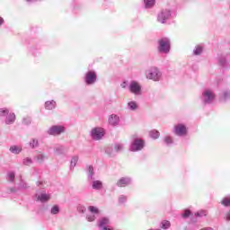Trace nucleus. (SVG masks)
<instances>
[{
  "instance_id": "9",
  "label": "nucleus",
  "mask_w": 230,
  "mask_h": 230,
  "mask_svg": "<svg viewBox=\"0 0 230 230\" xmlns=\"http://www.w3.org/2000/svg\"><path fill=\"white\" fill-rule=\"evenodd\" d=\"M98 77L96 76V72L94 70H89L85 74L84 82L86 85H94Z\"/></svg>"
},
{
  "instance_id": "12",
  "label": "nucleus",
  "mask_w": 230,
  "mask_h": 230,
  "mask_svg": "<svg viewBox=\"0 0 230 230\" xmlns=\"http://www.w3.org/2000/svg\"><path fill=\"white\" fill-rule=\"evenodd\" d=\"M36 200L45 203V202H49L51 199V195L46 193V191H42L40 194H36Z\"/></svg>"
},
{
  "instance_id": "36",
  "label": "nucleus",
  "mask_w": 230,
  "mask_h": 230,
  "mask_svg": "<svg viewBox=\"0 0 230 230\" xmlns=\"http://www.w3.org/2000/svg\"><path fill=\"white\" fill-rule=\"evenodd\" d=\"M114 152H121L123 150V144L121 143H116L113 146Z\"/></svg>"
},
{
  "instance_id": "32",
  "label": "nucleus",
  "mask_w": 230,
  "mask_h": 230,
  "mask_svg": "<svg viewBox=\"0 0 230 230\" xmlns=\"http://www.w3.org/2000/svg\"><path fill=\"white\" fill-rule=\"evenodd\" d=\"M146 8H152L155 4V0H144Z\"/></svg>"
},
{
  "instance_id": "24",
  "label": "nucleus",
  "mask_w": 230,
  "mask_h": 230,
  "mask_svg": "<svg viewBox=\"0 0 230 230\" xmlns=\"http://www.w3.org/2000/svg\"><path fill=\"white\" fill-rule=\"evenodd\" d=\"M6 181H8V182H11V183L15 182V172L9 171L7 172Z\"/></svg>"
},
{
  "instance_id": "14",
  "label": "nucleus",
  "mask_w": 230,
  "mask_h": 230,
  "mask_svg": "<svg viewBox=\"0 0 230 230\" xmlns=\"http://www.w3.org/2000/svg\"><path fill=\"white\" fill-rule=\"evenodd\" d=\"M173 132L176 136H186V126L183 124H178L174 127Z\"/></svg>"
},
{
  "instance_id": "8",
  "label": "nucleus",
  "mask_w": 230,
  "mask_h": 230,
  "mask_svg": "<svg viewBox=\"0 0 230 230\" xmlns=\"http://www.w3.org/2000/svg\"><path fill=\"white\" fill-rule=\"evenodd\" d=\"M170 17H172V11H170V9H163L157 15V21L161 22V24H166Z\"/></svg>"
},
{
  "instance_id": "21",
  "label": "nucleus",
  "mask_w": 230,
  "mask_h": 230,
  "mask_svg": "<svg viewBox=\"0 0 230 230\" xmlns=\"http://www.w3.org/2000/svg\"><path fill=\"white\" fill-rule=\"evenodd\" d=\"M221 102H227V100H230V90H225L222 92L220 96Z\"/></svg>"
},
{
  "instance_id": "5",
  "label": "nucleus",
  "mask_w": 230,
  "mask_h": 230,
  "mask_svg": "<svg viewBox=\"0 0 230 230\" xmlns=\"http://www.w3.org/2000/svg\"><path fill=\"white\" fill-rule=\"evenodd\" d=\"M145 148V140L143 138L136 137L130 144V152H141Z\"/></svg>"
},
{
  "instance_id": "39",
  "label": "nucleus",
  "mask_w": 230,
  "mask_h": 230,
  "mask_svg": "<svg viewBox=\"0 0 230 230\" xmlns=\"http://www.w3.org/2000/svg\"><path fill=\"white\" fill-rule=\"evenodd\" d=\"M222 206H225V208H229L230 206V197H226L221 201Z\"/></svg>"
},
{
  "instance_id": "2",
  "label": "nucleus",
  "mask_w": 230,
  "mask_h": 230,
  "mask_svg": "<svg viewBox=\"0 0 230 230\" xmlns=\"http://www.w3.org/2000/svg\"><path fill=\"white\" fill-rule=\"evenodd\" d=\"M215 92L210 89H205L202 93L201 102H203L204 105H209L215 102Z\"/></svg>"
},
{
  "instance_id": "40",
  "label": "nucleus",
  "mask_w": 230,
  "mask_h": 230,
  "mask_svg": "<svg viewBox=\"0 0 230 230\" xmlns=\"http://www.w3.org/2000/svg\"><path fill=\"white\" fill-rule=\"evenodd\" d=\"M128 199V198L125 195H120L119 197V204H125L127 202V200Z\"/></svg>"
},
{
  "instance_id": "22",
  "label": "nucleus",
  "mask_w": 230,
  "mask_h": 230,
  "mask_svg": "<svg viewBox=\"0 0 230 230\" xmlns=\"http://www.w3.org/2000/svg\"><path fill=\"white\" fill-rule=\"evenodd\" d=\"M9 150L11 154L18 155V154H21V152H22V147L19 146H12Z\"/></svg>"
},
{
  "instance_id": "43",
  "label": "nucleus",
  "mask_w": 230,
  "mask_h": 230,
  "mask_svg": "<svg viewBox=\"0 0 230 230\" xmlns=\"http://www.w3.org/2000/svg\"><path fill=\"white\" fill-rule=\"evenodd\" d=\"M162 229H168L170 228V221H163L161 223Z\"/></svg>"
},
{
  "instance_id": "11",
  "label": "nucleus",
  "mask_w": 230,
  "mask_h": 230,
  "mask_svg": "<svg viewBox=\"0 0 230 230\" xmlns=\"http://www.w3.org/2000/svg\"><path fill=\"white\" fill-rule=\"evenodd\" d=\"M228 55H221L217 57V64L220 67H229V61H227Z\"/></svg>"
},
{
  "instance_id": "30",
  "label": "nucleus",
  "mask_w": 230,
  "mask_h": 230,
  "mask_svg": "<svg viewBox=\"0 0 230 230\" xmlns=\"http://www.w3.org/2000/svg\"><path fill=\"white\" fill-rule=\"evenodd\" d=\"M149 136L152 137V139H158L160 133L159 131L153 129L149 132Z\"/></svg>"
},
{
  "instance_id": "6",
  "label": "nucleus",
  "mask_w": 230,
  "mask_h": 230,
  "mask_svg": "<svg viewBox=\"0 0 230 230\" xmlns=\"http://www.w3.org/2000/svg\"><path fill=\"white\" fill-rule=\"evenodd\" d=\"M128 91L135 94V96H141L143 94L142 86L137 81H131L128 85Z\"/></svg>"
},
{
  "instance_id": "18",
  "label": "nucleus",
  "mask_w": 230,
  "mask_h": 230,
  "mask_svg": "<svg viewBox=\"0 0 230 230\" xmlns=\"http://www.w3.org/2000/svg\"><path fill=\"white\" fill-rule=\"evenodd\" d=\"M109 226H111V220L109 217H102L99 220V229L109 227Z\"/></svg>"
},
{
  "instance_id": "23",
  "label": "nucleus",
  "mask_w": 230,
  "mask_h": 230,
  "mask_svg": "<svg viewBox=\"0 0 230 230\" xmlns=\"http://www.w3.org/2000/svg\"><path fill=\"white\" fill-rule=\"evenodd\" d=\"M54 152L57 155H64L66 154V147L64 146H58L54 148Z\"/></svg>"
},
{
  "instance_id": "16",
  "label": "nucleus",
  "mask_w": 230,
  "mask_h": 230,
  "mask_svg": "<svg viewBox=\"0 0 230 230\" xmlns=\"http://www.w3.org/2000/svg\"><path fill=\"white\" fill-rule=\"evenodd\" d=\"M92 188L93 190L100 191V190L103 189V182H102V181L100 180H93Z\"/></svg>"
},
{
  "instance_id": "13",
  "label": "nucleus",
  "mask_w": 230,
  "mask_h": 230,
  "mask_svg": "<svg viewBox=\"0 0 230 230\" xmlns=\"http://www.w3.org/2000/svg\"><path fill=\"white\" fill-rule=\"evenodd\" d=\"M129 184H132V178L130 177H122L117 181V186L119 188H125Z\"/></svg>"
},
{
  "instance_id": "33",
  "label": "nucleus",
  "mask_w": 230,
  "mask_h": 230,
  "mask_svg": "<svg viewBox=\"0 0 230 230\" xmlns=\"http://www.w3.org/2000/svg\"><path fill=\"white\" fill-rule=\"evenodd\" d=\"M114 147H111V146H108L105 148V154H107V155H110V157H114Z\"/></svg>"
},
{
  "instance_id": "25",
  "label": "nucleus",
  "mask_w": 230,
  "mask_h": 230,
  "mask_svg": "<svg viewBox=\"0 0 230 230\" xmlns=\"http://www.w3.org/2000/svg\"><path fill=\"white\" fill-rule=\"evenodd\" d=\"M29 146L32 149L39 148V139L31 138L30 140Z\"/></svg>"
},
{
  "instance_id": "38",
  "label": "nucleus",
  "mask_w": 230,
  "mask_h": 230,
  "mask_svg": "<svg viewBox=\"0 0 230 230\" xmlns=\"http://www.w3.org/2000/svg\"><path fill=\"white\" fill-rule=\"evenodd\" d=\"M22 164L24 166H30V164H33V160L30 157L23 158Z\"/></svg>"
},
{
  "instance_id": "26",
  "label": "nucleus",
  "mask_w": 230,
  "mask_h": 230,
  "mask_svg": "<svg viewBox=\"0 0 230 230\" xmlns=\"http://www.w3.org/2000/svg\"><path fill=\"white\" fill-rule=\"evenodd\" d=\"M202 51H204V48H202V46L200 45H197L193 49V55H195L196 57L199 55H202Z\"/></svg>"
},
{
  "instance_id": "27",
  "label": "nucleus",
  "mask_w": 230,
  "mask_h": 230,
  "mask_svg": "<svg viewBox=\"0 0 230 230\" xmlns=\"http://www.w3.org/2000/svg\"><path fill=\"white\" fill-rule=\"evenodd\" d=\"M78 155H74L71 159L70 162V170H73V168H75V166H76V164L78 163Z\"/></svg>"
},
{
  "instance_id": "41",
  "label": "nucleus",
  "mask_w": 230,
  "mask_h": 230,
  "mask_svg": "<svg viewBox=\"0 0 230 230\" xmlns=\"http://www.w3.org/2000/svg\"><path fill=\"white\" fill-rule=\"evenodd\" d=\"M190 215H191V210L185 209L181 214L182 218H190Z\"/></svg>"
},
{
  "instance_id": "50",
  "label": "nucleus",
  "mask_w": 230,
  "mask_h": 230,
  "mask_svg": "<svg viewBox=\"0 0 230 230\" xmlns=\"http://www.w3.org/2000/svg\"><path fill=\"white\" fill-rule=\"evenodd\" d=\"M4 24V19L3 17H0V26Z\"/></svg>"
},
{
  "instance_id": "1",
  "label": "nucleus",
  "mask_w": 230,
  "mask_h": 230,
  "mask_svg": "<svg viewBox=\"0 0 230 230\" xmlns=\"http://www.w3.org/2000/svg\"><path fill=\"white\" fill-rule=\"evenodd\" d=\"M157 51L161 55H168L170 53V49H172V42L169 38H162L157 41Z\"/></svg>"
},
{
  "instance_id": "28",
  "label": "nucleus",
  "mask_w": 230,
  "mask_h": 230,
  "mask_svg": "<svg viewBox=\"0 0 230 230\" xmlns=\"http://www.w3.org/2000/svg\"><path fill=\"white\" fill-rule=\"evenodd\" d=\"M137 102H134V101H131L128 103V109L129 111H137Z\"/></svg>"
},
{
  "instance_id": "10",
  "label": "nucleus",
  "mask_w": 230,
  "mask_h": 230,
  "mask_svg": "<svg viewBox=\"0 0 230 230\" xmlns=\"http://www.w3.org/2000/svg\"><path fill=\"white\" fill-rule=\"evenodd\" d=\"M64 132H66L64 126L54 125L48 129L47 134H49V136H60V134H64Z\"/></svg>"
},
{
  "instance_id": "7",
  "label": "nucleus",
  "mask_w": 230,
  "mask_h": 230,
  "mask_svg": "<svg viewBox=\"0 0 230 230\" xmlns=\"http://www.w3.org/2000/svg\"><path fill=\"white\" fill-rule=\"evenodd\" d=\"M90 136L93 141H100L105 136V129L103 128H93L91 130Z\"/></svg>"
},
{
  "instance_id": "48",
  "label": "nucleus",
  "mask_w": 230,
  "mask_h": 230,
  "mask_svg": "<svg viewBox=\"0 0 230 230\" xmlns=\"http://www.w3.org/2000/svg\"><path fill=\"white\" fill-rule=\"evenodd\" d=\"M17 191V189H15V187H12L9 189V193H15Z\"/></svg>"
},
{
  "instance_id": "29",
  "label": "nucleus",
  "mask_w": 230,
  "mask_h": 230,
  "mask_svg": "<svg viewBox=\"0 0 230 230\" xmlns=\"http://www.w3.org/2000/svg\"><path fill=\"white\" fill-rule=\"evenodd\" d=\"M60 213V207L58 205H54L50 208V215H58Z\"/></svg>"
},
{
  "instance_id": "17",
  "label": "nucleus",
  "mask_w": 230,
  "mask_h": 230,
  "mask_svg": "<svg viewBox=\"0 0 230 230\" xmlns=\"http://www.w3.org/2000/svg\"><path fill=\"white\" fill-rule=\"evenodd\" d=\"M88 181H94V166L88 165L86 166Z\"/></svg>"
},
{
  "instance_id": "37",
  "label": "nucleus",
  "mask_w": 230,
  "mask_h": 230,
  "mask_svg": "<svg viewBox=\"0 0 230 230\" xmlns=\"http://www.w3.org/2000/svg\"><path fill=\"white\" fill-rule=\"evenodd\" d=\"M96 218H98V216L96 214L91 213L86 216V219L88 220V222H94Z\"/></svg>"
},
{
  "instance_id": "46",
  "label": "nucleus",
  "mask_w": 230,
  "mask_h": 230,
  "mask_svg": "<svg viewBox=\"0 0 230 230\" xmlns=\"http://www.w3.org/2000/svg\"><path fill=\"white\" fill-rule=\"evenodd\" d=\"M206 215H208V212L206 210H201L196 213V217H206Z\"/></svg>"
},
{
  "instance_id": "19",
  "label": "nucleus",
  "mask_w": 230,
  "mask_h": 230,
  "mask_svg": "<svg viewBox=\"0 0 230 230\" xmlns=\"http://www.w3.org/2000/svg\"><path fill=\"white\" fill-rule=\"evenodd\" d=\"M45 109L47 111H53V109H57V102H55L54 100L47 101L45 102Z\"/></svg>"
},
{
  "instance_id": "31",
  "label": "nucleus",
  "mask_w": 230,
  "mask_h": 230,
  "mask_svg": "<svg viewBox=\"0 0 230 230\" xmlns=\"http://www.w3.org/2000/svg\"><path fill=\"white\" fill-rule=\"evenodd\" d=\"M90 213L93 214V215H97V217H99L100 215V209H98V208L94 207V206H90L88 208Z\"/></svg>"
},
{
  "instance_id": "35",
  "label": "nucleus",
  "mask_w": 230,
  "mask_h": 230,
  "mask_svg": "<svg viewBox=\"0 0 230 230\" xmlns=\"http://www.w3.org/2000/svg\"><path fill=\"white\" fill-rule=\"evenodd\" d=\"M164 141L167 146L173 145V138H172L170 136L164 137Z\"/></svg>"
},
{
  "instance_id": "42",
  "label": "nucleus",
  "mask_w": 230,
  "mask_h": 230,
  "mask_svg": "<svg viewBox=\"0 0 230 230\" xmlns=\"http://www.w3.org/2000/svg\"><path fill=\"white\" fill-rule=\"evenodd\" d=\"M77 211H78V213H81L82 215H84V213H85V211H87V208L83 205H78Z\"/></svg>"
},
{
  "instance_id": "3",
  "label": "nucleus",
  "mask_w": 230,
  "mask_h": 230,
  "mask_svg": "<svg viewBox=\"0 0 230 230\" xmlns=\"http://www.w3.org/2000/svg\"><path fill=\"white\" fill-rule=\"evenodd\" d=\"M0 116L5 117V125H13L15 123V113H10V110L7 108L0 109Z\"/></svg>"
},
{
  "instance_id": "49",
  "label": "nucleus",
  "mask_w": 230,
  "mask_h": 230,
  "mask_svg": "<svg viewBox=\"0 0 230 230\" xmlns=\"http://www.w3.org/2000/svg\"><path fill=\"white\" fill-rule=\"evenodd\" d=\"M100 230H112V228H111L109 226H104L102 228H100Z\"/></svg>"
},
{
  "instance_id": "34",
  "label": "nucleus",
  "mask_w": 230,
  "mask_h": 230,
  "mask_svg": "<svg viewBox=\"0 0 230 230\" xmlns=\"http://www.w3.org/2000/svg\"><path fill=\"white\" fill-rule=\"evenodd\" d=\"M19 188L20 190H28V188H30V185L24 180H22L20 181Z\"/></svg>"
},
{
  "instance_id": "44",
  "label": "nucleus",
  "mask_w": 230,
  "mask_h": 230,
  "mask_svg": "<svg viewBox=\"0 0 230 230\" xmlns=\"http://www.w3.org/2000/svg\"><path fill=\"white\" fill-rule=\"evenodd\" d=\"M31 119H30V118H23L22 125H31Z\"/></svg>"
},
{
  "instance_id": "15",
  "label": "nucleus",
  "mask_w": 230,
  "mask_h": 230,
  "mask_svg": "<svg viewBox=\"0 0 230 230\" xmlns=\"http://www.w3.org/2000/svg\"><path fill=\"white\" fill-rule=\"evenodd\" d=\"M109 124L111 125V127H118V125H119V116L116 115V114H111L109 117Z\"/></svg>"
},
{
  "instance_id": "20",
  "label": "nucleus",
  "mask_w": 230,
  "mask_h": 230,
  "mask_svg": "<svg viewBox=\"0 0 230 230\" xmlns=\"http://www.w3.org/2000/svg\"><path fill=\"white\" fill-rule=\"evenodd\" d=\"M35 159L37 161V163L42 164L44 163V161H46V159H48V155H46L43 153H39L35 155Z\"/></svg>"
},
{
  "instance_id": "51",
  "label": "nucleus",
  "mask_w": 230,
  "mask_h": 230,
  "mask_svg": "<svg viewBox=\"0 0 230 230\" xmlns=\"http://www.w3.org/2000/svg\"><path fill=\"white\" fill-rule=\"evenodd\" d=\"M37 0H27V3H35Z\"/></svg>"
},
{
  "instance_id": "45",
  "label": "nucleus",
  "mask_w": 230,
  "mask_h": 230,
  "mask_svg": "<svg viewBox=\"0 0 230 230\" xmlns=\"http://www.w3.org/2000/svg\"><path fill=\"white\" fill-rule=\"evenodd\" d=\"M36 185L38 188L44 189V186H46V183L43 181H39L36 182Z\"/></svg>"
},
{
  "instance_id": "4",
  "label": "nucleus",
  "mask_w": 230,
  "mask_h": 230,
  "mask_svg": "<svg viewBox=\"0 0 230 230\" xmlns=\"http://www.w3.org/2000/svg\"><path fill=\"white\" fill-rule=\"evenodd\" d=\"M161 76H163V74L161 73L159 68L155 66H153L146 71V78L148 80H154V82H159L161 80Z\"/></svg>"
},
{
  "instance_id": "47",
  "label": "nucleus",
  "mask_w": 230,
  "mask_h": 230,
  "mask_svg": "<svg viewBox=\"0 0 230 230\" xmlns=\"http://www.w3.org/2000/svg\"><path fill=\"white\" fill-rule=\"evenodd\" d=\"M128 85V83L127 81H124V82L120 84V86L122 87V89H127Z\"/></svg>"
}]
</instances>
